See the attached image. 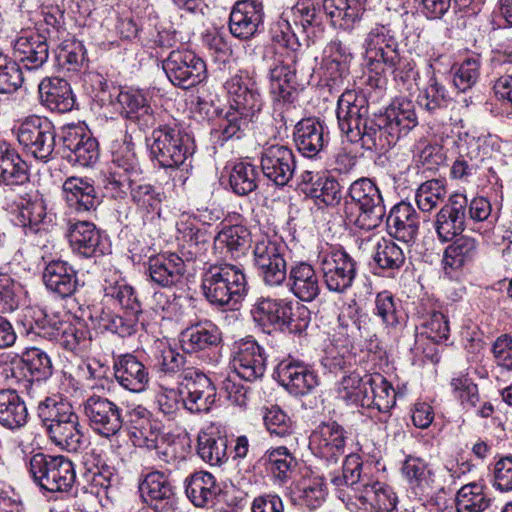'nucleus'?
<instances>
[{"instance_id":"nucleus-1","label":"nucleus","mask_w":512,"mask_h":512,"mask_svg":"<svg viewBox=\"0 0 512 512\" xmlns=\"http://www.w3.org/2000/svg\"><path fill=\"white\" fill-rule=\"evenodd\" d=\"M336 114L339 128L347 139L351 143L361 142L366 150L385 152L398 141L381 115L375 119L368 118L366 99L354 91L340 96Z\"/></svg>"},{"instance_id":"nucleus-2","label":"nucleus","mask_w":512,"mask_h":512,"mask_svg":"<svg viewBox=\"0 0 512 512\" xmlns=\"http://www.w3.org/2000/svg\"><path fill=\"white\" fill-rule=\"evenodd\" d=\"M201 290L210 305L222 310H235L247 295L248 283L240 266L215 263L204 269Z\"/></svg>"},{"instance_id":"nucleus-3","label":"nucleus","mask_w":512,"mask_h":512,"mask_svg":"<svg viewBox=\"0 0 512 512\" xmlns=\"http://www.w3.org/2000/svg\"><path fill=\"white\" fill-rule=\"evenodd\" d=\"M152 140L150 154L160 167L186 172L192 167L194 139L179 125H159L152 132Z\"/></svg>"},{"instance_id":"nucleus-4","label":"nucleus","mask_w":512,"mask_h":512,"mask_svg":"<svg viewBox=\"0 0 512 512\" xmlns=\"http://www.w3.org/2000/svg\"><path fill=\"white\" fill-rule=\"evenodd\" d=\"M29 473L41 489L51 493L70 492L76 484L74 463L62 455L34 454L29 459Z\"/></svg>"},{"instance_id":"nucleus-5","label":"nucleus","mask_w":512,"mask_h":512,"mask_svg":"<svg viewBox=\"0 0 512 512\" xmlns=\"http://www.w3.org/2000/svg\"><path fill=\"white\" fill-rule=\"evenodd\" d=\"M307 314L304 307L293 311L291 302L269 297L256 299L251 308V315L259 325L272 326L293 334L301 333L307 328Z\"/></svg>"},{"instance_id":"nucleus-6","label":"nucleus","mask_w":512,"mask_h":512,"mask_svg":"<svg viewBox=\"0 0 512 512\" xmlns=\"http://www.w3.org/2000/svg\"><path fill=\"white\" fill-rule=\"evenodd\" d=\"M348 195L358 209L353 221L356 227L370 231L382 223L386 208L379 188L371 179L363 177L353 181Z\"/></svg>"},{"instance_id":"nucleus-7","label":"nucleus","mask_w":512,"mask_h":512,"mask_svg":"<svg viewBox=\"0 0 512 512\" xmlns=\"http://www.w3.org/2000/svg\"><path fill=\"white\" fill-rule=\"evenodd\" d=\"M287 245L280 239L262 236L255 242L253 262L263 282L277 287L287 279Z\"/></svg>"},{"instance_id":"nucleus-8","label":"nucleus","mask_w":512,"mask_h":512,"mask_svg":"<svg viewBox=\"0 0 512 512\" xmlns=\"http://www.w3.org/2000/svg\"><path fill=\"white\" fill-rule=\"evenodd\" d=\"M55 128L45 117L31 115L17 128V139L23 149L34 158L47 162L55 148Z\"/></svg>"},{"instance_id":"nucleus-9","label":"nucleus","mask_w":512,"mask_h":512,"mask_svg":"<svg viewBox=\"0 0 512 512\" xmlns=\"http://www.w3.org/2000/svg\"><path fill=\"white\" fill-rule=\"evenodd\" d=\"M162 67L169 81L184 90L201 84L207 78L204 60L187 49L171 51Z\"/></svg>"},{"instance_id":"nucleus-10","label":"nucleus","mask_w":512,"mask_h":512,"mask_svg":"<svg viewBox=\"0 0 512 512\" xmlns=\"http://www.w3.org/2000/svg\"><path fill=\"white\" fill-rule=\"evenodd\" d=\"M319 269L330 292L345 293L356 277V262L343 249L331 248L318 255Z\"/></svg>"},{"instance_id":"nucleus-11","label":"nucleus","mask_w":512,"mask_h":512,"mask_svg":"<svg viewBox=\"0 0 512 512\" xmlns=\"http://www.w3.org/2000/svg\"><path fill=\"white\" fill-rule=\"evenodd\" d=\"M81 407L91 429L102 437L117 435L125 422L123 409L106 397L92 394Z\"/></svg>"},{"instance_id":"nucleus-12","label":"nucleus","mask_w":512,"mask_h":512,"mask_svg":"<svg viewBox=\"0 0 512 512\" xmlns=\"http://www.w3.org/2000/svg\"><path fill=\"white\" fill-rule=\"evenodd\" d=\"M138 489L142 502L156 512H182L175 487L165 472L154 470L142 475Z\"/></svg>"},{"instance_id":"nucleus-13","label":"nucleus","mask_w":512,"mask_h":512,"mask_svg":"<svg viewBox=\"0 0 512 512\" xmlns=\"http://www.w3.org/2000/svg\"><path fill=\"white\" fill-rule=\"evenodd\" d=\"M230 365L235 374L247 382L261 379L267 368L265 349L252 337L239 339L232 344Z\"/></svg>"},{"instance_id":"nucleus-14","label":"nucleus","mask_w":512,"mask_h":512,"mask_svg":"<svg viewBox=\"0 0 512 512\" xmlns=\"http://www.w3.org/2000/svg\"><path fill=\"white\" fill-rule=\"evenodd\" d=\"M230 108L255 121L263 107L257 84L248 71L239 70L226 81Z\"/></svg>"},{"instance_id":"nucleus-15","label":"nucleus","mask_w":512,"mask_h":512,"mask_svg":"<svg viewBox=\"0 0 512 512\" xmlns=\"http://www.w3.org/2000/svg\"><path fill=\"white\" fill-rule=\"evenodd\" d=\"M467 208L466 194L454 193L437 212L433 227L441 243L454 240L466 229Z\"/></svg>"},{"instance_id":"nucleus-16","label":"nucleus","mask_w":512,"mask_h":512,"mask_svg":"<svg viewBox=\"0 0 512 512\" xmlns=\"http://www.w3.org/2000/svg\"><path fill=\"white\" fill-rule=\"evenodd\" d=\"M263 175L277 186H285L292 179L295 169V154L286 145L272 144L263 147L260 154Z\"/></svg>"},{"instance_id":"nucleus-17","label":"nucleus","mask_w":512,"mask_h":512,"mask_svg":"<svg viewBox=\"0 0 512 512\" xmlns=\"http://www.w3.org/2000/svg\"><path fill=\"white\" fill-rule=\"evenodd\" d=\"M179 385L186 390L182 405L191 413H207L211 410L215 399L216 389L210 378L198 369L186 370L183 381Z\"/></svg>"},{"instance_id":"nucleus-18","label":"nucleus","mask_w":512,"mask_h":512,"mask_svg":"<svg viewBox=\"0 0 512 512\" xmlns=\"http://www.w3.org/2000/svg\"><path fill=\"white\" fill-rule=\"evenodd\" d=\"M67 237L74 253L85 258H98L108 253L109 246L100 230L90 221H68Z\"/></svg>"},{"instance_id":"nucleus-19","label":"nucleus","mask_w":512,"mask_h":512,"mask_svg":"<svg viewBox=\"0 0 512 512\" xmlns=\"http://www.w3.org/2000/svg\"><path fill=\"white\" fill-rule=\"evenodd\" d=\"M346 431L337 422L322 423L311 436V446L316 457L329 467L345 454Z\"/></svg>"},{"instance_id":"nucleus-20","label":"nucleus","mask_w":512,"mask_h":512,"mask_svg":"<svg viewBox=\"0 0 512 512\" xmlns=\"http://www.w3.org/2000/svg\"><path fill=\"white\" fill-rule=\"evenodd\" d=\"M37 327L39 328L37 334L57 342L67 351L84 352L91 341L89 331L80 322L49 320L42 326L37 324Z\"/></svg>"},{"instance_id":"nucleus-21","label":"nucleus","mask_w":512,"mask_h":512,"mask_svg":"<svg viewBox=\"0 0 512 512\" xmlns=\"http://www.w3.org/2000/svg\"><path fill=\"white\" fill-rule=\"evenodd\" d=\"M264 9L262 0H239L230 13V33L241 40H248L263 30Z\"/></svg>"},{"instance_id":"nucleus-22","label":"nucleus","mask_w":512,"mask_h":512,"mask_svg":"<svg viewBox=\"0 0 512 512\" xmlns=\"http://www.w3.org/2000/svg\"><path fill=\"white\" fill-rule=\"evenodd\" d=\"M297 64L295 53L276 59L270 68V93L277 102L293 103L297 97Z\"/></svg>"},{"instance_id":"nucleus-23","label":"nucleus","mask_w":512,"mask_h":512,"mask_svg":"<svg viewBox=\"0 0 512 512\" xmlns=\"http://www.w3.org/2000/svg\"><path fill=\"white\" fill-rule=\"evenodd\" d=\"M17 207V221L24 228L26 235H47L53 227L54 216L47 212L46 202L38 193L21 197Z\"/></svg>"},{"instance_id":"nucleus-24","label":"nucleus","mask_w":512,"mask_h":512,"mask_svg":"<svg viewBox=\"0 0 512 512\" xmlns=\"http://www.w3.org/2000/svg\"><path fill=\"white\" fill-rule=\"evenodd\" d=\"M276 372L281 385L297 396L307 395L319 384L318 375L312 367L299 360L281 361Z\"/></svg>"},{"instance_id":"nucleus-25","label":"nucleus","mask_w":512,"mask_h":512,"mask_svg":"<svg viewBox=\"0 0 512 512\" xmlns=\"http://www.w3.org/2000/svg\"><path fill=\"white\" fill-rule=\"evenodd\" d=\"M364 46L365 57L370 65L382 62L387 67L394 68L400 63L398 42L383 25H377L370 30Z\"/></svg>"},{"instance_id":"nucleus-26","label":"nucleus","mask_w":512,"mask_h":512,"mask_svg":"<svg viewBox=\"0 0 512 512\" xmlns=\"http://www.w3.org/2000/svg\"><path fill=\"white\" fill-rule=\"evenodd\" d=\"M186 272L184 260L176 253H162L150 257L146 274L150 281L162 288H171L180 284Z\"/></svg>"},{"instance_id":"nucleus-27","label":"nucleus","mask_w":512,"mask_h":512,"mask_svg":"<svg viewBox=\"0 0 512 512\" xmlns=\"http://www.w3.org/2000/svg\"><path fill=\"white\" fill-rule=\"evenodd\" d=\"M338 333L350 344L376 336L371 317L355 301L343 306L338 316Z\"/></svg>"},{"instance_id":"nucleus-28","label":"nucleus","mask_w":512,"mask_h":512,"mask_svg":"<svg viewBox=\"0 0 512 512\" xmlns=\"http://www.w3.org/2000/svg\"><path fill=\"white\" fill-rule=\"evenodd\" d=\"M114 378L125 390L144 392L150 381L147 367L133 354L120 355L114 359Z\"/></svg>"},{"instance_id":"nucleus-29","label":"nucleus","mask_w":512,"mask_h":512,"mask_svg":"<svg viewBox=\"0 0 512 512\" xmlns=\"http://www.w3.org/2000/svg\"><path fill=\"white\" fill-rule=\"evenodd\" d=\"M298 460L285 446L270 447L256 461L255 468H263L276 484H286L295 472Z\"/></svg>"},{"instance_id":"nucleus-30","label":"nucleus","mask_w":512,"mask_h":512,"mask_svg":"<svg viewBox=\"0 0 512 512\" xmlns=\"http://www.w3.org/2000/svg\"><path fill=\"white\" fill-rule=\"evenodd\" d=\"M390 236L406 244L415 243L419 232V216L410 203L404 201L390 210L386 219Z\"/></svg>"},{"instance_id":"nucleus-31","label":"nucleus","mask_w":512,"mask_h":512,"mask_svg":"<svg viewBox=\"0 0 512 512\" xmlns=\"http://www.w3.org/2000/svg\"><path fill=\"white\" fill-rule=\"evenodd\" d=\"M62 197L67 206L77 213L94 211L100 204L94 185L86 178H67L62 185Z\"/></svg>"},{"instance_id":"nucleus-32","label":"nucleus","mask_w":512,"mask_h":512,"mask_svg":"<svg viewBox=\"0 0 512 512\" xmlns=\"http://www.w3.org/2000/svg\"><path fill=\"white\" fill-rule=\"evenodd\" d=\"M293 139L298 151L307 158H314L328 143L324 125L315 118L299 121L294 129Z\"/></svg>"},{"instance_id":"nucleus-33","label":"nucleus","mask_w":512,"mask_h":512,"mask_svg":"<svg viewBox=\"0 0 512 512\" xmlns=\"http://www.w3.org/2000/svg\"><path fill=\"white\" fill-rule=\"evenodd\" d=\"M221 341V331L211 321L198 322L180 334L181 347L190 354L215 348Z\"/></svg>"},{"instance_id":"nucleus-34","label":"nucleus","mask_w":512,"mask_h":512,"mask_svg":"<svg viewBox=\"0 0 512 512\" xmlns=\"http://www.w3.org/2000/svg\"><path fill=\"white\" fill-rule=\"evenodd\" d=\"M43 282L48 290L65 298L71 296L77 288V273L66 261L51 260L43 271Z\"/></svg>"},{"instance_id":"nucleus-35","label":"nucleus","mask_w":512,"mask_h":512,"mask_svg":"<svg viewBox=\"0 0 512 512\" xmlns=\"http://www.w3.org/2000/svg\"><path fill=\"white\" fill-rule=\"evenodd\" d=\"M14 47L22 69L37 70L48 60L49 45L41 34L33 33L29 36H21L16 40Z\"/></svg>"},{"instance_id":"nucleus-36","label":"nucleus","mask_w":512,"mask_h":512,"mask_svg":"<svg viewBox=\"0 0 512 512\" xmlns=\"http://www.w3.org/2000/svg\"><path fill=\"white\" fill-rule=\"evenodd\" d=\"M116 99L121 106V113L126 118L136 122L141 129L149 128L154 124L153 109L141 90L120 91Z\"/></svg>"},{"instance_id":"nucleus-37","label":"nucleus","mask_w":512,"mask_h":512,"mask_svg":"<svg viewBox=\"0 0 512 512\" xmlns=\"http://www.w3.org/2000/svg\"><path fill=\"white\" fill-rule=\"evenodd\" d=\"M104 297L106 303L114 302L130 317H137L142 313L141 302L135 289L123 278L115 275L105 279L103 284Z\"/></svg>"},{"instance_id":"nucleus-38","label":"nucleus","mask_w":512,"mask_h":512,"mask_svg":"<svg viewBox=\"0 0 512 512\" xmlns=\"http://www.w3.org/2000/svg\"><path fill=\"white\" fill-rule=\"evenodd\" d=\"M28 420L27 405L17 390H0V425L7 430L17 431L24 428Z\"/></svg>"},{"instance_id":"nucleus-39","label":"nucleus","mask_w":512,"mask_h":512,"mask_svg":"<svg viewBox=\"0 0 512 512\" xmlns=\"http://www.w3.org/2000/svg\"><path fill=\"white\" fill-rule=\"evenodd\" d=\"M38 90L42 104L51 111L65 113L71 111L75 104L71 86L62 78H45Z\"/></svg>"},{"instance_id":"nucleus-40","label":"nucleus","mask_w":512,"mask_h":512,"mask_svg":"<svg viewBox=\"0 0 512 512\" xmlns=\"http://www.w3.org/2000/svg\"><path fill=\"white\" fill-rule=\"evenodd\" d=\"M89 319L94 327L101 332H111L121 337L130 336L136 332L137 317L126 318L116 314L104 303L94 305L90 309Z\"/></svg>"},{"instance_id":"nucleus-41","label":"nucleus","mask_w":512,"mask_h":512,"mask_svg":"<svg viewBox=\"0 0 512 512\" xmlns=\"http://www.w3.org/2000/svg\"><path fill=\"white\" fill-rule=\"evenodd\" d=\"M402 473L415 495L429 497L440 489L435 484V475L432 469L418 457H407L402 466Z\"/></svg>"},{"instance_id":"nucleus-42","label":"nucleus","mask_w":512,"mask_h":512,"mask_svg":"<svg viewBox=\"0 0 512 512\" xmlns=\"http://www.w3.org/2000/svg\"><path fill=\"white\" fill-rule=\"evenodd\" d=\"M357 499L365 505H368L376 512H392L396 510L398 496L394 489L385 482L367 479L362 487Z\"/></svg>"},{"instance_id":"nucleus-43","label":"nucleus","mask_w":512,"mask_h":512,"mask_svg":"<svg viewBox=\"0 0 512 512\" xmlns=\"http://www.w3.org/2000/svg\"><path fill=\"white\" fill-rule=\"evenodd\" d=\"M288 280L290 291L301 301L311 302L320 293L317 274L313 266L307 262L293 264L289 271Z\"/></svg>"},{"instance_id":"nucleus-44","label":"nucleus","mask_w":512,"mask_h":512,"mask_svg":"<svg viewBox=\"0 0 512 512\" xmlns=\"http://www.w3.org/2000/svg\"><path fill=\"white\" fill-rule=\"evenodd\" d=\"M369 383L368 395L366 399V408L377 409L382 413L384 418H380L381 422H386L389 417L388 413L396 404V392L392 384L379 374L367 375Z\"/></svg>"},{"instance_id":"nucleus-45","label":"nucleus","mask_w":512,"mask_h":512,"mask_svg":"<svg viewBox=\"0 0 512 512\" xmlns=\"http://www.w3.org/2000/svg\"><path fill=\"white\" fill-rule=\"evenodd\" d=\"M28 180L26 162L9 143L0 141V184L22 185Z\"/></svg>"},{"instance_id":"nucleus-46","label":"nucleus","mask_w":512,"mask_h":512,"mask_svg":"<svg viewBox=\"0 0 512 512\" xmlns=\"http://www.w3.org/2000/svg\"><path fill=\"white\" fill-rule=\"evenodd\" d=\"M184 486L187 498L199 508L213 503L219 491L215 477L206 471H197L189 475Z\"/></svg>"},{"instance_id":"nucleus-47","label":"nucleus","mask_w":512,"mask_h":512,"mask_svg":"<svg viewBox=\"0 0 512 512\" xmlns=\"http://www.w3.org/2000/svg\"><path fill=\"white\" fill-rule=\"evenodd\" d=\"M478 247L479 243L474 237L467 235L456 237L443 253L442 263L445 274H450L449 269L458 270L474 261L478 254Z\"/></svg>"},{"instance_id":"nucleus-48","label":"nucleus","mask_w":512,"mask_h":512,"mask_svg":"<svg viewBox=\"0 0 512 512\" xmlns=\"http://www.w3.org/2000/svg\"><path fill=\"white\" fill-rule=\"evenodd\" d=\"M251 232L242 225L228 226L214 238L215 251L226 249L230 258L237 259L244 255L251 244ZM220 254H223L220 251Z\"/></svg>"},{"instance_id":"nucleus-49","label":"nucleus","mask_w":512,"mask_h":512,"mask_svg":"<svg viewBox=\"0 0 512 512\" xmlns=\"http://www.w3.org/2000/svg\"><path fill=\"white\" fill-rule=\"evenodd\" d=\"M362 470L363 462L360 455L351 453L345 457L341 473L337 471L329 472V481L336 489L341 490L344 487H351L359 495L360 487L369 479L363 474Z\"/></svg>"},{"instance_id":"nucleus-50","label":"nucleus","mask_w":512,"mask_h":512,"mask_svg":"<svg viewBox=\"0 0 512 512\" xmlns=\"http://www.w3.org/2000/svg\"><path fill=\"white\" fill-rule=\"evenodd\" d=\"M417 101L427 113L439 117L447 111L452 98L446 87L432 74L427 84L420 89Z\"/></svg>"},{"instance_id":"nucleus-51","label":"nucleus","mask_w":512,"mask_h":512,"mask_svg":"<svg viewBox=\"0 0 512 512\" xmlns=\"http://www.w3.org/2000/svg\"><path fill=\"white\" fill-rule=\"evenodd\" d=\"M252 122L229 107L225 114L219 118L217 126L211 132V136L215 143L222 146L227 141L243 138Z\"/></svg>"},{"instance_id":"nucleus-52","label":"nucleus","mask_w":512,"mask_h":512,"mask_svg":"<svg viewBox=\"0 0 512 512\" xmlns=\"http://www.w3.org/2000/svg\"><path fill=\"white\" fill-rule=\"evenodd\" d=\"M455 144L458 158L452 165L451 174L454 178L462 179L472 175L477 169L476 160L480 156L479 144L474 137L468 134L460 135Z\"/></svg>"},{"instance_id":"nucleus-53","label":"nucleus","mask_w":512,"mask_h":512,"mask_svg":"<svg viewBox=\"0 0 512 512\" xmlns=\"http://www.w3.org/2000/svg\"><path fill=\"white\" fill-rule=\"evenodd\" d=\"M46 432L50 440L62 450L77 452L81 448L83 434L79 429L77 414L61 423L50 424Z\"/></svg>"},{"instance_id":"nucleus-54","label":"nucleus","mask_w":512,"mask_h":512,"mask_svg":"<svg viewBox=\"0 0 512 512\" xmlns=\"http://www.w3.org/2000/svg\"><path fill=\"white\" fill-rule=\"evenodd\" d=\"M199 457L212 466L221 465L227 460V439L213 429L201 431L197 439Z\"/></svg>"},{"instance_id":"nucleus-55","label":"nucleus","mask_w":512,"mask_h":512,"mask_svg":"<svg viewBox=\"0 0 512 512\" xmlns=\"http://www.w3.org/2000/svg\"><path fill=\"white\" fill-rule=\"evenodd\" d=\"M368 389L367 375L361 377L357 373H351L337 383V398L348 406L366 408Z\"/></svg>"},{"instance_id":"nucleus-56","label":"nucleus","mask_w":512,"mask_h":512,"mask_svg":"<svg viewBox=\"0 0 512 512\" xmlns=\"http://www.w3.org/2000/svg\"><path fill=\"white\" fill-rule=\"evenodd\" d=\"M490 504L491 499L485 493V485L481 482L465 484L457 491L455 499L457 512H483Z\"/></svg>"},{"instance_id":"nucleus-57","label":"nucleus","mask_w":512,"mask_h":512,"mask_svg":"<svg viewBox=\"0 0 512 512\" xmlns=\"http://www.w3.org/2000/svg\"><path fill=\"white\" fill-rule=\"evenodd\" d=\"M381 117L386 120L388 128L397 140L417 125V116L409 101H403L398 106L390 107Z\"/></svg>"},{"instance_id":"nucleus-58","label":"nucleus","mask_w":512,"mask_h":512,"mask_svg":"<svg viewBox=\"0 0 512 512\" xmlns=\"http://www.w3.org/2000/svg\"><path fill=\"white\" fill-rule=\"evenodd\" d=\"M37 414L46 430L50 424L61 423L74 417L72 405L59 395L46 397L40 401L37 407Z\"/></svg>"},{"instance_id":"nucleus-59","label":"nucleus","mask_w":512,"mask_h":512,"mask_svg":"<svg viewBox=\"0 0 512 512\" xmlns=\"http://www.w3.org/2000/svg\"><path fill=\"white\" fill-rule=\"evenodd\" d=\"M131 199L137 209L148 215L151 213L159 214L161 204L165 199V193L162 188L150 183H138L131 189Z\"/></svg>"},{"instance_id":"nucleus-60","label":"nucleus","mask_w":512,"mask_h":512,"mask_svg":"<svg viewBox=\"0 0 512 512\" xmlns=\"http://www.w3.org/2000/svg\"><path fill=\"white\" fill-rule=\"evenodd\" d=\"M374 304V315L381 319L382 324L388 331H396L403 326V313L390 292L382 291L378 293Z\"/></svg>"},{"instance_id":"nucleus-61","label":"nucleus","mask_w":512,"mask_h":512,"mask_svg":"<svg viewBox=\"0 0 512 512\" xmlns=\"http://www.w3.org/2000/svg\"><path fill=\"white\" fill-rule=\"evenodd\" d=\"M295 23L300 24L307 37L315 35V28L322 24L323 10L315 0H299L292 8Z\"/></svg>"},{"instance_id":"nucleus-62","label":"nucleus","mask_w":512,"mask_h":512,"mask_svg":"<svg viewBox=\"0 0 512 512\" xmlns=\"http://www.w3.org/2000/svg\"><path fill=\"white\" fill-rule=\"evenodd\" d=\"M373 259L381 269L398 270L405 262V254L391 239L382 237L375 246Z\"/></svg>"},{"instance_id":"nucleus-63","label":"nucleus","mask_w":512,"mask_h":512,"mask_svg":"<svg viewBox=\"0 0 512 512\" xmlns=\"http://www.w3.org/2000/svg\"><path fill=\"white\" fill-rule=\"evenodd\" d=\"M446 193L443 180L431 179L419 186L415 194V201L422 212L429 213L444 200Z\"/></svg>"},{"instance_id":"nucleus-64","label":"nucleus","mask_w":512,"mask_h":512,"mask_svg":"<svg viewBox=\"0 0 512 512\" xmlns=\"http://www.w3.org/2000/svg\"><path fill=\"white\" fill-rule=\"evenodd\" d=\"M27 366L30 379L34 380L40 388L42 381L52 375V362L50 357L41 349L33 347L26 350L21 356Z\"/></svg>"}]
</instances>
